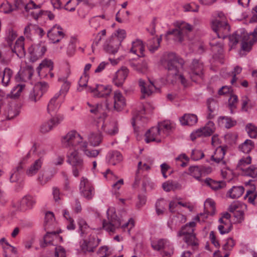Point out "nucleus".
Masks as SVG:
<instances>
[{"instance_id":"f257e3e1","label":"nucleus","mask_w":257,"mask_h":257,"mask_svg":"<svg viewBox=\"0 0 257 257\" xmlns=\"http://www.w3.org/2000/svg\"><path fill=\"white\" fill-rule=\"evenodd\" d=\"M162 64L168 71V76H179L181 84L184 86L187 85V81L182 74L179 75L180 69L183 68L184 60L174 53H169L166 58L162 60Z\"/></svg>"},{"instance_id":"f03ea898","label":"nucleus","mask_w":257,"mask_h":257,"mask_svg":"<svg viewBox=\"0 0 257 257\" xmlns=\"http://www.w3.org/2000/svg\"><path fill=\"white\" fill-rule=\"evenodd\" d=\"M108 220L103 221V228L109 232H114L116 229L121 225V221L117 216L114 208H109L107 210Z\"/></svg>"},{"instance_id":"7ed1b4c3","label":"nucleus","mask_w":257,"mask_h":257,"mask_svg":"<svg viewBox=\"0 0 257 257\" xmlns=\"http://www.w3.org/2000/svg\"><path fill=\"white\" fill-rule=\"evenodd\" d=\"M67 162L72 166L73 175L76 177L79 176V173L83 170L84 163L76 150L68 154Z\"/></svg>"},{"instance_id":"20e7f679","label":"nucleus","mask_w":257,"mask_h":257,"mask_svg":"<svg viewBox=\"0 0 257 257\" xmlns=\"http://www.w3.org/2000/svg\"><path fill=\"white\" fill-rule=\"evenodd\" d=\"M82 138L75 131H72L68 132L62 139V144L64 148L74 149L76 150V147L82 145Z\"/></svg>"},{"instance_id":"39448f33","label":"nucleus","mask_w":257,"mask_h":257,"mask_svg":"<svg viewBox=\"0 0 257 257\" xmlns=\"http://www.w3.org/2000/svg\"><path fill=\"white\" fill-rule=\"evenodd\" d=\"M192 29L193 27L191 25L182 22L178 23L177 28L168 31L166 33V36L173 35L175 41L182 42L183 40L184 35L187 32H191Z\"/></svg>"},{"instance_id":"423d86ee","label":"nucleus","mask_w":257,"mask_h":257,"mask_svg":"<svg viewBox=\"0 0 257 257\" xmlns=\"http://www.w3.org/2000/svg\"><path fill=\"white\" fill-rule=\"evenodd\" d=\"M138 84L140 88L142 95L141 99L151 96L153 93L160 92V88L155 84L154 81L149 79V84H147L143 79H139Z\"/></svg>"},{"instance_id":"0eeeda50","label":"nucleus","mask_w":257,"mask_h":257,"mask_svg":"<svg viewBox=\"0 0 257 257\" xmlns=\"http://www.w3.org/2000/svg\"><path fill=\"white\" fill-rule=\"evenodd\" d=\"M204 65L203 62L199 60L194 59L190 65L189 75L193 81L196 82L198 79H201L203 74Z\"/></svg>"},{"instance_id":"6e6552de","label":"nucleus","mask_w":257,"mask_h":257,"mask_svg":"<svg viewBox=\"0 0 257 257\" xmlns=\"http://www.w3.org/2000/svg\"><path fill=\"white\" fill-rule=\"evenodd\" d=\"M215 130V124L212 121H209L206 125L196 130L191 134V138L192 141L197 137H209L211 136Z\"/></svg>"},{"instance_id":"1a4fd4ad","label":"nucleus","mask_w":257,"mask_h":257,"mask_svg":"<svg viewBox=\"0 0 257 257\" xmlns=\"http://www.w3.org/2000/svg\"><path fill=\"white\" fill-rule=\"evenodd\" d=\"M81 195L87 200L92 198L94 194V188L89 180L83 177L81 178L79 185Z\"/></svg>"},{"instance_id":"9d476101","label":"nucleus","mask_w":257,"mask_h":257,"mask_svg":"<svg viewBox=\"0 0 257 257\" xmlns=\"http://www.w3.org/2000/svg\"><path fill=\"white\" fill-rule=\"evenodd\" d=\"M64 119V115L58 114L51 118L48 121L44 122L40 126V132L45 134L51 131L54 127L60 124Z\"/></svg>"},{"instance_id":"9b49d317","label":"nucleus","mask_w":257,"mask_h":257,"mask_svg":"<svg viewBox=\"0 0 257 257\" xmlns=\"http://www.w3.org/2000/svg\"><path fill=\"white\" fill-rule=\"evenodd\" d=\"M257 42V29H255L253 32L248 36L247 34L243 33V37L241 40V50L248 52L251 49L252 45Z\"/></svg>"},{"instance_id":"f8f14e48","label":"nucleus","mask_w":257,"mask_h":257,"mask_svg":"<svg viewBox=\"0 0 257 257\" xmlns=\"http://www.w3.org/2000/svg\"><path fill=\"white\" fill-rule=\"evenodd\" d=\"M88 92L93 93V95L97 97H105L109 95L111 92V88L109 85L96 84L94 88L88 87Z\"/></svg>"},{"instance_id":"ddd939ff","label":"nucleus","mask_w":257,"mask_h":257,"mask_svg":"<svg viewBox=\"0 0 257 257\" xmlns=\"http://www.w3.org/2000/svg\"><path fill=\"white\" fill-rule=\"evenodd\" d=\"M47 36L53 43H57L64 37L65 34L59 25H55L48 31Z\"/></svg>"},{"instance_id":"4468645a","label":"nucleus","mask_w":257,"mask_h":257,"mask_svg":"<svg viewBox=\"0 0 257 257\" xmlns=\"http://www.w3.org/2000/svg\"><path fill=\"white\" fill-rule=\"evenodd\" d=\"M46 50V46L41 44H38L29 48V52L30 55V61L35 62L44 55Z\"/></svg>"},{"instance_id":"2eb2a0df","label":"nucleus","mask_w":257,"mask_h":257,"mask_svg":"<svg viewBox=\"0 0 257 257\" xmlns=\"http://www.w3.org/2000/svg\"><path fill=\"white\" fill-rule=\"evenodd\" d=\"M161 133L157 126L152 127L145 134V141L147 143L152 142L160 143L161 142Z\"/></svg>"},{"instance_id":"dca6fc26","label":"nucleus","mask_w":257,"mask_h":257,"mask_svg":"<svg viewBox=\"0 0 257 257\" xmlns=\"http://www.w3.org/2000/svg\"><path fill=\"white\" fill-rule=\"evenodd\" d=\"M14 10H22L23 9L25 11L28 12L30 10L37 9L40 8V5H37L33 1H31L29 3L26 4L23 0H14Z\"/></svg>"},{"instance_id":"f3484780","label":"nucleus","mask_w":257,"mask_h":257,"mask_svg":"<svg viewBox=\"0 0 257 257\" xmlns=\"http://www.w3.org/2000/svg\"><path fill=\"white\" fill-rule=\"evenodd\" d=\"M100 241V239L94 237H90L88 240H84L83 242L81 245V249L85 252H93L94 249L99 244Z\"/></svg>"},{"instance_id":"a211bd4d","label":"nucleus","mask_w":257,"mask_h":257,"mask_svg":"<svg viewBox=\"0 0 257 257\" xmlns=\"http://www.w3.org/2000/svg\"><path fill=\"white\" fill-rule=\"evenodd\" d=\"M212 29L220 38L218 33L228 32L229 30V26L226 20H220L216 19L212 22Z\"/></svg>"},{"instance_id":"6ab92c4d","label":"nucleus","mask_w":257,"mask_h":257,"mask_svg":"<svg viewBox=\"0 0 257 257\" xmlns=\"http://www.w3.org/2000/svg\"><path fill=\"white\" fill-rule=\"evenodd\" d=\"M128 73V70L126 68H123L118 70L115 74L113 78V83L117 87H120L123 84Z\"/></svg>"},{"instance_id":"aec40b11","label":"nucleus","mask_w":257,"mask_h":257,"mask_svg":"<svg viewBox=\"0 0 257 257\" xmlns=\"http://www.w3.org/2000/svg\"><path fill=\"white\" fill-rule=\"evenodd\" d=\"M106 160L108 164L114 166L122 161L123 157L119 151L111 150L107 154Z\"/></svg>"},{"instance_id":"412c9836","label":"nucleus","mask_w":257,"mask_h":257,"mask_svg":"<svg viewBox=\"0 0 257 257\" xmlns=\"http://www.w3.org/2000/svg\"><path fill=\"white\" fill-rule=\"evenodd\" d=\"M145 47L143 42L141 40H136L132 42V46L129 50L130 53L136 54L139 57H143L144 54Z\"/></svg>"},{"instance_id":"4be33fe9","label":"nucleus","mask_w":257,"mask_h":257,"mask_svg":"<svg viewBox=\"0 0 257 257\" xmlns=\"http://www.w3.org/2000/svg\"><path fill=\"white\" fill-rule=\"evenodd\" d=\"M24 38L23 36L20 37L15 42V46L12 49L13 53L16 54L17 56L20 58L25 56L26 51L24 48Z\"/></svg>"},{"instance_id":"5701e85b","label":"nucleus","mask_w":257,"mask_h":257,"mask_svg":"<svg viewBox=\"0 0 257 257\" xmlns=\"http://www.w3.org/2000/svg\"><path fill=\"white\" fill-rule=\"evenodd\" d=\"M120 45V41L117 39H111L109 43L104 45V49L108 53L115 54L117 52Z\"/></svg>"},{"instance_id":"b1692460","label":"nucleus","mask_w":257,"mask_h":257,"mask_svg":"<svg viewBox=\"0 0 257 257\" xmlns=\"http://www.w3.org/2000/svg\"><path fill=\"white\" fill-rule=\"evenodd\" d=\"M125 105L124 97L119 91H115L114 94L113 107L117 111H121Z\"/></svg>"},{"instance_id":"393cba45","label":"nucleus","mask_w":257,"mask_h":257,"mask_svg":"<svg viewBox=\"0 0 257 257\" xmlns=\"http://www.w3.org/2000/svg\"><path fill=\"white\" fill-rule=\"evenodd\" d=\"M207 105L208 110L207 115L208 119H212L217 114L218 104L215 99L212 98H209L207 100Z\"/></svg>"},{"instance_id":"a878e982","label":"nucleus","mask_w":257,"mask_h":257,"mask_svg":"<svg viewBox=\"0 0 257 257\" xmlns=\"http://www.w3.org/2000/svg\"><path fill=\"white\" fill-rule=\"evenodd\" d=\"M179 120L182 125L193 126L197 122L198 117L196 114L186 113L180 118Z\"/></svg>"},{"instance_id":"bb28decb","label":"nucleus","mask_w":257,"mask_h":257,"mask_svg":"<svg viewBox=\"0 0 257 257\" xmlns=\"http://www.w3.org/2000/svg\"><path fill=\"white\" fill-rule=\"evenodd\" d=\"M34 73V69L31 66H27L23 71L19 72L16 76V79L26 81L30 80Z\"/></svg>"},{"instance_id":"cd10ccee","label":"nucleus","mask_w":257,"mask_h":257,"mask_svg":"<svg viewBox=\"0 0 257 257\" xmlns=\"http://www.w3.org/2000/svg\"><path fill=\"white\" fill-rule=\"evenodd\" d=\"M36 203L35 198L31 195H27L24 196L20 202L22 209L28 210L32 209Z\"/></svg>"},{"instance_id":"c85d7f7f","label":"nucleus","mask_w":257,"mask_h":257,"mask_svg":"<svg viewBox=\"0 0 257 257\" xmlns=\"http://www.w3.org/2000/svg\"><path fill=\"white\" fill-rule=\"evenodd\" d=\"M43 158L41 157L35 160L26 171V174L28 176H33L36 175L41 168L43 163Z\"/></svg>"},{"instance_id":"c756f323","label":"nucleus","mask_w":257,"mask_h":257,"mask_svg":"<svg viewBox=\"0 0 257 257\" xmlns=\"http://www.w3.org/2000/svg\"><path fill=\"white\" fill-rule=\"evenodd\" d=\"M87 105L89 107V111L91 113L94 114L99 118H104L106 116V113L104 111L103 106L101 104H96L92 105L87 102Z\"/></svg>"},{"instance_id":"7c9ffc66","label":"nucleus","mask_w":257,"mask_h":257,"mask_svg":"<svg viewBox=\"0 0 257 257\" xmlns=\"http://www.w3.org/2000/svg\"><path fill=\"white\" fill-rule=\"evenodd\" d=\"M24 171V167L22 163L12 170L10 180L12 183L17 182L22 179Z\"/></svg>"},{"instance_id":"2f4dec72","label":"nucleus","mask_w":257,"mask_h":257,"mask_svg":"<svg viewBox=\"0 0 257 257\" xmlns=\"http://www.w3.org/2000/svg\"><path fill=\"white\" fill-rule=\"evenodd\" d=\"M225 154V148L220 146L216 149L214 154L211 156V160L217 163L225 165L226 162L223 160Z\"/></svg>"},{"instance_id":"473e14b6","label":"nucleus","mask_w":257,"mask_h":257,"mask_svg":"<svg viewBox=\"0 0 257 257\" xmlns=\"http://www.w3.org/2000/svg\"><path fill=\"white\" fill-rule=\"evenodd\" d=\"M145 113V108L144 106H142L139 110H137L134 112V116L132 119V125L134 127V131H137L136 124H139V122L143 119L146 118L143 115Z\"/></svg>"},{"instance_id":"72a5a7b5","label":"nucleus","mask_w":257,"mask_h":257,"mask_svg":"<svg viewBox=\"0 0 257 257\" xmlns=\"http://www.w3.org/2000/svg\"><path fill=\"white\" fill-rule=\"evenodd\" d=\"M195 225L196 223L194 221L186 223L181 227V230L178 232V236L180 237L183 235L185 236L193 233Z\"/></svg>"},{"instance_id":"f704fd0d","label":"nucleus","mask_w":257,"mask_h":257,"mask_svg":"<svg viewBox=\"0 0 257 257\" xmlns=\"http://www.w3.org/2000/svg\"><path fill=\"white\" fill-rule=\"evenodd\" d=\"M61 94H63L62 93H60L59 91L58 93L55 94L54 97L50 100L47 107L48 111L49 113H51L52 112L57 111L60 107V104L58 102H57V99Z\"/></svg>"},{"instance_id":"c9c22d12","label":"nucleus","mask_w":257,"mask_h":257,"mask_svg":"<svg viewBox=\"0 0 257 257\" xmlns=\"http://www.w3.org/2000/svg\"><path fill=\"white\" fill-rule=\"evenodd\" d=\"M61 94H63L62 93H60L59 91L58 93L55 94L54 97L50 100L47 107L48 111L49 113H51L52 112L57 111L60 107V104L58 102H57V99Z\"/></svg>"},{"instance_id":"e433bc0d","label":"nucleus","mask_w":257,"mask_h":257,"mask_svg":"<svg viewBox=\"0 0 257 257\" xmlns=\"http://www.w3.org/2000/svg\"><path fill=\"white\" fill-rule=\"evenodd\" d=\"M244 191V189L242 186H233L228 190L227 196L232 199L238 198L242 195Z\"/></svg>"},{"instance_id":"4c0bfd02","label":"nucleus","mask_w":257,"mask_h":257,"mask_svg":"<svg viewBox=\"0 0 257 257\" xmlns=\"http://www.w3.org/2000/svg\"><path fill=\"white\" fill-rule=\"evenodd\" d=\"M204 182L208 186L214 190H217L226 186L225 182L223 181H216L209 178H206Z\"/></svg>"},{"instance_id":"58836bf2","label":"nucleus","mask_w":257,"mask_h":257,"mask_svg":"<svg viewBox=\"0 0 257 257\" xmlns=\"http://www.w3.org/2000/svg\"><path fill=\"white\" fill-rule=\"evenodd\" d=\"M43 95L42 90L39 86H35L30 92L29 96V100L31 102H36Z\"/></svg>"},{"instance_id":"ea45409f","label":"nucleus","mask_w":257,"mask_h":257,"mask_svg":"<svg viewBox=\"0 0 257 257\" xmlns=\"http://www.w3.org/2000/svg\"><path fill=\"white\" fill-rule=\"evenodd\" d=\"M204 209L206 211V213L207 215L206 217H207L208 215H213L215 213V202L211 199H207L204 203Z\"/></svg>"},{"instance_id":"a19ab883","label":"nucleus","mask_w":257,"mask_h":257,"mask_svg":"<svg viewBox=\"0 0 257 257\" xmlns=\"http://www.w3.org/2000/svg\"><path fill=\"white\" fill-rule=\"evenodd\" d=\"M87 143L84 142L79 148L84 152L85 155L88 157L95 158L99 155L100 150L87 149Z\"/></svg>"},{"instance_id":"79ce46f5","label":"nucleus","mask_w":257,"mask_h":257,"mask_svg":"<svg viewBox=\"0 0 257 257\" xmlns=\"http://www.w3.org/2000/svg\"><path fill=\"white\" fill-rule=\"evenodd\" d=\"M13 75V71L9 68H5L3 72L2 83L3 86H7L9 85L10 80Z\"/></svg>"},{"instance_id":"37998d69","label":"nucleus","mask_w":257,"mask_h":257,"mask_svg":"<svg viewBox=\"0 0 257 257\" xmlns=\"http://www.w3.org/2000/svg\"><path fill=\"white\" fill-rule=\"evenodd\" d=\"M161 41V36L157 38H153L149 40L148 43V47L149 51L152 53H154L157 51L160 46Z\"/></svg>"},{"instance_id":"c03bdc74","label":"nucleus","mask_w":257,"mask_h":257,"mask_svg":"<svg viewBox=\"0 0 257 257\" xmlns=\"http://www.w3.org/2000/svg\"><path fill=\"white\" fill-rule=\"evenodd\" d=\"M255 187L253 185L251 188L246 191L244 198L247 199L248 202L254 205H255V200L257 198V193L255 191Z\"/></svg>"},{"instance_id":"a18cd8bd","label":"nucleus","mask_w":257,"mask_h":257,"mask_svg":"<svg viewBox=\"0 0 257 257\" xmlns=\"http://www.w3.org/2000/svg\"><path fill=\"white\" fill-rule=\"evenodd\" d=\"M54 175L52 172H46L43 173H40L38 177V181L39 183L44 185L49 182L53 178Z\"/></svg>"},{"instance_id":"49530a36","label":"nucleus","mask_w":257,"mask_h":257,"mask_svg":"<svg viewBox=\"0 0 257 257\" xmlns=\"http://www.w3.org/2000/svg\"><path fill=\"white\" fill-rule=\"evenodd\" d=\"M254 148V144L252 141L246 140L243 143L239 146V150L244 153L248 154Z\"/></svg>"},{"instance_id":"de8ad7c7","label":"nucleus","mask_w":257,"mask_h":257,"mask_svg":"<svg viewBox=\"0 0 257 257\" xmlns=\"http://www.w3.org/2000/svg\"><path fill=\"white\" fill-rule=\"evenodd\" d=\"M184 241L188 245L192 246L193 249H195L198 245L197 240L194 233L185 236Z\"/></svg>"},{"instance_id":"09e8293b","label":"nucleus","mask_w":257,"mask_h":257,"mask_svg":"<svg viewBox=\"0 0 257 257\" xmlns=\"http://www.w3.org/2000/svg\"><path fill=\"white\" fill-rule=\"evenodd\" d=\"M52 233L53 231L47 232L46 234L44 236V243L41 244V247H45L49 245H55L53 241L54 239H55V238Z\"/></svg>"},{"instance_id":"8fccbe9b","label":"nucleus","mask_w":257,"mask_h":257,"mask_svg":"<svg viewBox=\"0 0 257 257\" xmlns=\"http://www.w3.org/2000/svg\"><path fill=\"white\" fill-rule=\"evenodd\" d=\"M243 37V34H239L238 31L234 33L232 35L229 36V44L231 47L235 46L239 41H241Z\"/></svg>"},{"instance_id":"3c124183","label":"nucleus","mask_w":257,"mask_h":257,"mask_svg":"<svg viewBox=\"0 0 257 257\" xmlns=\"http://www.w3.org/2000/svg\"><path fill=\"white\" fill-rule=\"evenodd\" d=\"M159 128L161 133H163L166 135H168L169 132L171 130L172 126L171 123L168 121H164L158 124L157 126Z\"/></svg>"},{"instance_id":"603ef678","label":"nucleus","mask_w":257,"mask_h":257,"mask_svg":"<svg viewBox=\"0 0 257 257\" xmlns=\"http://www.w3.org/2000/svg\"><path fill=\"white\" fill-rule=\"evenodd\" d=\"M89 79L88 75H82L78 81V85L79 87L77 88V90L79 91H81L83 90L84 88H87V91H88V87L87 83Z\"/></svg>"},{"instance_id":"864d4df0","label":"nucleus","mask_w":257,"mask_h":257,"mask_svg":"<svg viewBox=\"0 0 257 257\" xmlns=\"http://www.w3.org/2000/svg\"><path fill=\"white\" fill-rule=\"evenodd\" d=\"M102 141V136L100 134H92L89 137V141L90 144L94 146H98Z\"/></svg>"},{"instance_id":"5fc2aeb1","label":"nucleus","mask_w":257,"mask_h":257,"mask_svg":"<svg viewBox=\"0 0 257 257\" xmlns=\"http://www.w3.org/2000/svg\"><path fill=\"white\" fill-rule=\"evenodd\" d=\"M189 174L194 177L197 180H199L201 176V171L200 166H194L189 168Z\"/></svg>"},{"instance_id":"6e6d98bb","label":"nucleus","mask_w":257,"mask_h":257,"mask_svg":"<svg viewBox=\"0 0 257 257\" xmlns=\"http://www.w3.org/2000/svg\"><path fill=\"white\" fill-rule=\"evenodd\" d=\"M245 130L251 138H256L257 137V127L251 123H247Z\"/></svg>"},{"instance_id":"4d7b16f0","label":"nucleus","mask_w":257,"mask_h":257,"mask_svg":"<svg viewBox=\"0 0 257 257\" xmlns=\"http://www.w3.org/2000/svg\"><path fill=\"white\" fill-rule=\"evenodd\" d=\"M251 158L250 156L241 159L237 165V168L238 170L244 171L246 168L245 167L251 163Z\"/></svg>"},{"instance_id":"13d9d810","label":"nucleus","mask_w":257,"mask_h":257,"mask_svg":"<svg viewBox=\"0 0 257 257\" xmlns=\"http://www.w3.org/2000/svg\"><path fill=\"white\" fill-rule=\"evenodd\" d=\"M48 68L49 71L53 69V63L51 60H43L39 65L37 68V71L39 74H40V71L42 68Z\"/></svg>"},{"instance_id":"bf43d9fd","label":"nucleus","mask_w":257,"mask_h":257,"mask_svg":"<svg viewBox=\"0 0 257 257\" xmlns=\"http://www.w3.org/2000/svg\"><path fill=\"white\" fill-rule=\"evenodd\" d=\"M59 82H63V84L61 86V88L60 90V93H62L64 95L68 91L70 87V83L67 80L66 77H61L58 79Z\"/></svg>"},{"instance_id":"052dcab7","label":"nucleus","mask_w":257,"mask_h":257,"mask_svg":"<svg viewBox=\"0 0 257 257\" xmlns=\"http://www.w3.org/2000/svg\"><path fill=\"white\" fill-rule=\"evenodd\" d=\"M175 160L178 165L182 167H186L187 163L189 161V158L185 154H180L177 158Z\"/></svg>"},{"instance_id":"680f3d73","label":"nucleus","mask_w":257,"mask_h":257,"mask_svg":"<svg viewBox=\"0 0 257 257\" xmlns=\"http://www.w3.org/2000/svg\"><path fill=\"white\" fill-rule=\"evenodd\" d=\"M212 51L214 52L217 51V53H214V55L218 57H221L223 55V46L220 43H211Z\"/></svg>"},{"instance_id":"e2e57ef3","label":"nucleus","mask_w":257,"mask_h":257,"mask_svg":"<svg viewBox=\"0 0 257 257\" xmlns=\"http://www.w3.org/2000/svg\"><path fill=\"white\" fill-rule=\"evenodd\" d=\"M0 9L5 14H10L14 11L13 5L8 1L3 3L1 5Z\"/></svg>"},{"instance_id":"0e129e2a","label":"nucleus","mask_w":257,"mask_h":257,"mask_svg":"<svg viewBox=\"0 0 257 257\" xmlns=\"http://www.w3.org/2000/svg\"><path fill=\"white\" fill-rule=\"evenodd\" d=\"M54 220V215L51 212H48L45 214V229H49L50 225H51Z\"/></svg>"},{"instance_id":"69168bd1","label":"nucleus","mask_w":257,"mask_h":257,"mask_svg":"<svg viewBox=\"0 0 257 257\" xmlns=\"http://www.w3.org/2000/svg\"><path fill=\"white\" fill-rule=\"evenodd\" d=\"M168 242V240L165 239H160L158 240L156 242H153L152 244L153 248L157 250H160L163 249L167 243Z\"/></svg>"},{"instance_id":"338daca9","label":"nucleus","mask_w":257,"mask_h":257,"mask_svg":"<svg viewBox=\"0 0 257 257\" xmlns=\"http://www.w3.org/2000/svg\"><path fill=\"white\" fill-rule=\"evenodd\" d=\"M238 98L237 95L232 94L228 99V106L231 113H233V109L236 107Z\"/></svg>"},{"instance_id":"774afa93","label":"nucleus","mask_w":257,"mask_h":257,"mask_svg":"<svg viewBox=\"0 0 257 257\" xmlns=\"http://www.w3.org/2000/svg\"><path fill=\"white\" fill-rule=\"evenodd\" d=\"M244 171L246 175L252 178H255L257 176V167L255 165H251Z\"/></svg>"}]
</instances>
